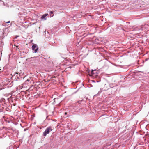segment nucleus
<instances>
[{
  "instance_id": "obj_8",
  "label": "nucleus",
  "mask_w": 149,
  "mask_h": 149,
  "mask_svg": "<svg viewBox=\"0 0 149 149\" xmlns=\"http://www.w3.org/2000/svg\"><path fill=\"white\" fill-rule=\"evenodd\" d=\"M65 114H67V113L66 112H65Z\"/></svg>"
},
{
  "instance_id": "obj_4",
  "label": "nucleus",
  "mask_w": 149,
  "mask_h": 149,
  "mask_svg": "<svg viewBox=\"0 0 149 149\" xmlns=\"http://www.w3.org/2000/svg\"><path fill=\"white\" fill-rule=\"evenodd\" d=\"M95 71V70H92L91 72V73L89 74V75L90 76H93L94 73H93V71Z\"/></svg>"
},
{
  "instance_id": "obj_1",
  "label": "nucleus",
  "mask_w": 149,
  "mask_h": 149,
  "mask_svg": "<svg viewBox=\"0 0 149 149\" xmlns=\"http://www.w3.org/2000/svg\"><path fill=\"white\" fill-rule=\"evenodd\" d=\"M52 129L51 127H47L45 131L43 132V135L44 136H45L47 134H48L49 133L52 131Z\"/></svg>"
},
{
  "instance_id": "obj_3",
  "label": "nucleus",
  "mask_w": 149,
  "mask_h": 149,
  "mask_svg": "<svg viewBox=\"0 0 149 149\" xmlns=\"http://www.w3.org/2000/svg\"><path fill=\"white\" fill-rule=\"evenodd\" d=\"M48 15V14H45L44 15H42V16L41 17V18L42 19H45L46 20V19L45 18L46 17V16H47Z\"/></svg>"
},
{
  "instance_id": "obj_5",
  "label": "nucleus",
  "mask_w": 149,
  "mask_h": 149,
  "mask_svg": "<svg viewBox=\"0 0 149 149\" xmlns=\"http://www.w3.org/2000/svg\"><path fill=\"white\" fill-rule=\"evenodd\" d=\"M50 13L51 14H53V12L52 11H51Z\"/></svg>"
},
{
  "instance_id": "obj_10",
  "label": "nucleus",
  "mask_w": 149,
  "mask_h": 149,
  "mask_svg": "<svg viewBox=\"0 0 149 149\" xmlns=\"http://www.w3.org/2000/svg\"><path fill=\"white\" fill-rule=\"evenodd\" d=\"M17 47H18V46H16Z\"/></svg>"
},
{
  "instance_id": "obj_9",
  "label": "nucleus",
  "mask_w": 149,
  "mask_h": 149,
  "mask_svg": "<svg viewBox=\"0 0 149 149\" xmlns=\"http://www.w3.org/2000/svg\"><path fill=\"white\" fill-rule=\"evenodd\" d=\"M15 73H14L13 74V75H15Z\"/></svg>"
},
{
  "instance_id": "obj_6",
  "label": "nucleus",
  "mask_w": 149,
  "mask_h": 149,
  "mask_svg": "<svg viewBox=\"0 0 149 149\" xmlns=\"http://www.w3.org/2000/svg\"><path fill=\"white\" fill-rule=\"evenodd\" d=\"M7 23H10V21H8L6 22Z\"/></svg>"
},
{
  "instance_id": "obj_2",
  "label": "nucleus",
  "mask_w": 149,
  "mask_h": 149,
  "mask_svg": "<svg viewBox=\"0 0 149 149\" xmlns=\"http://www.w3.org/2000/svg\"><path fill=\"white\" fill-rule=\"evenodd\" d=\"M32 49L33 50H34L35 53L37 52L38 50V48H36V45L34 44L32 46Z\"/></svg>"
},
{
  "instance_id": "obj_7",
  "label": "nucleus",
  "mask_w": 149,
  "mask_h": 149,
  "mask_svg": "<svg viewBox=\"0 0 149 149\" xmlns=\"http://www.w3.org/2000/svg\"><path fill=\"white\" fill-rule=\"evenodd\" d=\"M15 73H16V74H18V73L17 72H16H16H15Z\"/></svg>"
}]
</instances>
